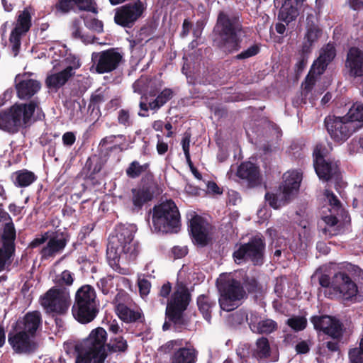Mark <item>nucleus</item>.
<instances>
[{"mask_svg":"<svg viewBox=\"0 0 363 363\" xmlns=\"http://www.w3.org/2000/svg\"><path fill=\"white\" fill-rule=\"evenodd\" d=\"M242 26L238 16L220 11L213 27V45L225 55H233L242 48Z\"/></svg>","mask_w":363,"mask_h":363,"instance_id":"obj_1","label":"nucleus"},{"mask_svg":"<svg viewBox=\"0 0 363 363\" xmlns=\"http://www.w3.org/2000/svg\"><path fill=\"white\" fill-rule=\"evenodd\" d=\"M115 231V235L108 237L106 250L108 263L113 268L118 265L122 256L124 255L127 259L134 260L139 252L138 243L134 241L133 227L121 225Z\"/></svg>","mask_w":363,"mask_h":363,"instance_id":"obj_2","label":"nucleus"},{"mask_svg":"<svg viewBox=\"0 0 363 363\" xmlns=\"http://www.w3.org/2000/svg\"><path fill=\"white\" fill-rule=\"evenodd\" d=\"M191 301V294L186 286L180 283L172 294L166 307V318L168 321L163 324V330H169L171 325L176 331L180 332L188 325L184 317V311Z\"/></svg>","mask_w":363,"mask_h":363,"instance_id":"obj_3","label":"nucleus"},{"mask_svg":"<svg viewBox=\"0 0 363 363\" xmlns=\"http://www.w3.org/2000/svg\"><path fill=\"white\" fill-rule=\"evenodd\" d=\"M38 102L31 100L26 104H15L0 111V130L10 134L17 133L21 128L30 123Z\"/></svg>","mask_w":363,"mask_h":363,"instance_id":"obj_4","label":"nucleus"},{"mask_svg":"<svg viewBox=\"0 0 363 363\" xmlns=\"http://www.w3.org/2000/svg\"><path fill=\"white\" fill-rule=\"evenodd\" d=\"M72 313L74 319L81 324H88L96 318L99 313V303L93 286L85 284L77 290Z\"/></svg>","mask_w":363,"mask_h":363,"instance_id":"obj_5","label":"nucleus"},{"mask_svg":"<svg viewBox=\"0 0 363 363\" xmlns=\"http://www.w3.org/2000/svg\"><path fill=\"white\" fill-rule=\"evenodd\" d=\"M152 219L154 229L157 232L177 233L181 226L178 207L171 199L153 207Z\"/></svg>","mask_w":363,"mask_h":363,"instance_id":"obj_6","label":"nucleus"},{"mask_svg":"<svg viewBox=\"0 0 363 363\" xmlns=\"http://www.w3.org/2000/svg\"><path fill=\"white\" fill-rule=\"evenodd\" d=\"M216 283L220 293L218 303L220 308L225 311L234 310L237 307L236 302L247 297L240 281L230 275H220Z\"/></svg>","mask_w":363,"mask_h":363,"instance_id":"obj_7","label":"nucleus"},{"mask_svg":"<svg viewBox=\"0 0 363 363\" xmlns=\"http://www.w3.org/2000/svg\"><path fill=\"white\" fill-rule=\"evenodd\" d=\"M108 335L105 329L98 327L91 331L83 340L86 349L85 356L79 357L76 363H104L107 357L106 342Z\"/></svg>","mask_w":363,"mask_h":363,"instance_id":"obj_8","label":"nucleus"},{"mask_svg":"<svg viewBox=\"0 0 363 363\" xmlns=\"http://www.w3.org/2000/svg\"><path fill=\"white\" fill-rule=\"evenodd\" d=\"M266 250L265 239L262 235H256L247 242L241 243L233 253V258L238 264L251 262L255 266H261L264 262Z\"/></svg>","mask_w":363,"mask_h":363,"instance_id":"obj_9","label":"nucleus"},{"mask_svg":"<svg viewBox=\"0 0 363 363\" xmlns=\"http://www.w3.org/2000/svg\"><path fill=\"white\" fill-rule=\"evenodd\" d=\"M70 303V292L67 288L51 287L40 297L41 306L52 317L66 314Z\"/></svg>","mask_w":363,"mask_h":363,"instance_id":"obj_10","label":"nucleus"},{"mask_svg":"<svg viewBox=\"0 0 363 363\" xmlns=\"http://www.w3.org/2000/svg\"><path fill=\"white\" fill-rule=\"evenodd\" d=\"M358 294L356 282L345 272H337L332 277V286L326 291L330 299L352 301Z\"/></svg>","mask_w":363,"mask_h":363,"instance_id":"obj_11","label":"nucleus"},{"mask_svg":"<svg viewBox=\"0 0 363 363\" xmlns=\"http://www.w3.org/2000/svg\"><path fill=\"white\" fill-rule=\"evenodd\" d=\"M324 125L331 139L337 143H343L359 129L358 125L346 116L329 115L325 118Z\"/></svg>","mask_w":363,"mask_h":363,"instance_id":"obj_12","label":"nucleus"},{"mask_svg":"<svg viewBox=\"0 0 363 363\" xmlns=\"http://www.w3.org/2000/svg\"><path fill=\"white\" fill-rule=\"evenodd\" d=\"M284 182L280 186L282 198L279 200L276 194L270 192L265 194L264 198L269 205L274 209L281 206L282 201H289L298 191L302 180V174L298 171H289L283 176Z\"/></svg>","mask_w":363,"mask_h":363,"instance_id":"obj_13","label":"nucleus"},{"mask_svg":"<svg viewBox=\"0 0 363 363\" xmlns=\"http://www.w3.org/2000/svg\"><path fill=\"white\" fill-rule=\"evenodd\" d=\"M124 62V54L118 48H111L91 54L92 67L98 74L112 72Z\"/></svg>","mask_w":363,"mask_h":363,"instance_id":"obj_14","label":"nucleus"},{"mask_svg":"<svg viewBox=\"0 0 363 363\" xmlns=\"http://www.w3.org/2000/svg\"><path fill=\"white\" fill-rule=\"evenodd\" d=\"M146 9V0H133L115 9L114 22L123 28H131Z\"/></svg>","mask_w":363,"mask_h":363,"instance_id":"obj_15","label":"nucleus"},{"mask_svg":"<svg viewBox=\"0 0 363 363\" xmlns=\"http://www.w3.org/2000/svg\"><path fill=\"white\" fill-rule=\"evenodd\" d=\"M213 230L212 225L201 216L195 215L189 220V234L193 242L199 247H206L211 242Z\"/></svg>","mask_w":363,"mask_h":363,"instance_id":"obj_16","label":"nucleus"},{"mask_svg":"<svg viewBox=\"0 0 363 363\" xmlns=\"http://www.w3.org/2000/svg\"><path fill=\"white\" fill-rule=\"evenodd\" d=\"M69 238L70 235L66 230L50 231L47 244L40 251L41 259H48L61 253L69 241Z\"/></svg>","mask_w":363,"mask_h":363,"instance_id":"obj_17","label":"nucleus"},{"mask_svg":"<svg viewBox=\"0 0 363 363\" xmlns=\"http://www.w3.org/2000/svg\"><path fill=\"white\" fill-rule=\"evenodd\" d=\"M30 72L18 74L15 77V88L20 99L28 100L36 94L41 88V83L33 78Z\"/></svg>","mask_w":363,"mask_h":363,"instance_id":"obj_18","label":"nucleus"},{"mask_svg":"<svg viewBox=\"0 0 363 363\" xmlns=\"http://www.w3.org/2000/svg\"><path fill=\"white\" fill-rule=\"evenodd\" d=\"M57 12L67 14L70 12H91L97 14L99 12L95 0H58L54 6Z\"/></svg>","mask_w":363,"mask_h":363,"instance_id":"obj_19","label":"nucleus"},{"mask_svg":"<svg viewBox=\"0 0 363 363\" xmlns=\"http://www.w3.org/2000/svg\"><path fill=\"white\" fill-rule=\"evenodd\" d=\"M31 335L26 331L9 333L8 342L15 353L30 354L37 350L38 344L30 339Z\"/></svg>","mask_w":363,"mask_h":363,"instance_id":"obj_20","label":"nucleus"},{"mask_svg":"<svg viewBox=\"0 0 363 363\" xmlns=\"http://www.w3.org/2000/svg\"><path fill=\"white\" fill-rule=\"evenodd\" d=\"M346 74L350 78L363 77V50L357 47L349 48L345 62Z\"/></svg>","mask_w":363,"mask_h":363,"instance_id":"obj_21","label":"nucleus"},{"mask_svg":"<svg viewBox=\"0 0 363 363\" xmlns=\"http://www.w3.org/2000/svg\"><path fill=\"white\" fill-rule=\"evenodd\" d=\"M236 175L248 188L256 187L262 182L259 167L251 162H242L238 167Z\"/></svg>","mask_w":363,"mask_h":363,"instance_id":"obj_22","label":"nucleus"},{"mask_svg":"<svg viewBox=\"0 0 363 363\" xmlns=\"http://www.w3.org/2000/svg\"><path fill=\"white\" fill-rule=\"evenodd\" d=\"M155 186V182H147L131 189L133 211L138 212L145 203L153 199Z\"/></svg>","mask_w":363,"mask_h":363,"instance_id":"obj_23","label":"nucleus"},{"mask_svg":"<svg viewBox=\"0 0 363 363\" xmlns=\"http://www.w3.org/2000/svg\"><path fill=\"white\" fill-rule=\"evenodd\" d=\"M336 56V49L333 43H328L320 50L318 57L313 62L310 72L320 75Z\"/></svg>","mask_w":363,"mask_h":363,"instance_id":"obj_24","label":"nucleus"},{"mask_svg":"<svg viewBox=\"0 0 363 363\" xmlns=\"http://www.w3.org/2000/svg\"><path fill=\"white\" fill-rule=\"evenodd\" d=\"M42 315L40 311H33L28 312L22 320H19L16 323V327L21 331H26L30 334L31 337H34L35 333L41 325Z\"/></svg>","mask_w":363,"mask_h":363,"instance_id":"obj_25","label":"nucleus"},{"mask_svg":"<svg viewBox=\"0 0 363 363\" xmlns=\"http://www.w3.org/2000/svg\"><path fill=\"white\" fill-rule=\"evenodd\" d=\"M125 174L128 178L136 179L145 174L142 178V184L155 182L154 174L150 169V163L140 164L137 160L131 162L125 169Z\"/></svg>","mask_w":363,"mask_h":363,"instance_id":"obj_26","label":"nucleus"},{"mask_svg":"<svg viewBox=\"0 0 363 363\" xmlns=\"http://www.w3.org/2000/svg\"><path fill=\"white\" fill-rule=\"evenodd\" d=\"M250 330L257 334H270L277 330V323L272 319L259 320L255 313H251L248 323Z\"/></svg>","mask_w":363,"mask_h":363,"instance_id":"obj_27","label":"nucleus"},{"mask_svg":"<svg viewBox=\"0 0 363 363\" xmlns=\"http://www.w3.org/2000/svg\"><path fill=\"white\" fill-rule=\"evenodd\" d=\"M16 230L13 221L6 223L0 233L1 248L15 253Z\"/></svg>","mask_w":363,"mask_h":363,"instance_id":"obj_28","label":"nucleus"},{"mask_svg":"<svg viewBox=\"0 0 363 363\" xmlns=\"http://www.w3.org/2000/svg\"><path fill=\"white\" fill-rule=\"evenodd\" d=\"M199 352L192 345L182 346L170 357V363H196Z\"/></svg>","mask_w":363,"mask_h":363,"instance_id":"obj_29","label":"nucleus"},{"mask_svg":"<svg viewBox=\"0 0 363 363\" xmlns=\"http://www.w3.org/2000/svg\"><path fill=\"white\" fill-rule=\"evenodd\" d=\"M294 0H284L278 13V20L289 25L296 20L299 14L298 6Z\"/></svg>","mask_w":363,"mask_h":363,"instance_id":"obj_30","label":"nucleus"},{"mask_svg":"<svg viewBox=\"0 0 363 363\" xmlns=\"http://www.w3.org/2000/svg\"><path fill=\"white\" fill-rule=\"evenodd\" d=\"M198 310L203 318L211 323L213 310L216 307V301L209 294H201L196 298Z\"/></svg>","mask_w":363,"mask_h":363,"instance_id":"obj_31","label":"nucleus"},{"mask_svg":"<svg viewBox=\"0 0 363 363\" xmlns=\"http://www.w3.org/2000/svg\"><path fill=\"white\" fill-rule=\"evenodd\" d=\"M128 347L127 340L121 335H110L108 340L107 339V355L125 353Z\"/></svg>","mask_w":363,"mask_h":363,"instance_id":"obj_32","label":"nucleus"},{"mask_svg":"<svg viewBox=\"0 0 363 363\" xmlns=\"http://www.w3.org/2000/svg\"><path fill=\"white\" fill-rule=\"evenodd\" d=\"M323 35V30L318 25H312V27H306L301 48L304 52H311L314 45L318 41Z\"/></svg>","mask_w":363,"mask_h":363,"instance_id":"obj_33","label":"nucleus"},{"mask_svg":"<svg viewBox=\"0 0 363 363\" xmlns=\"http://www.w3.org/2000/svg\"><path fill=\"white\" fill-rule=\"evenodd\" d=\"M104 167L101 158L94 154L88 157L83 167V172L86 179L94 181Z\"/></svg>","mask_w":363,"mask_h":363,"instance_id":"obj_34","label":"nucleus"},{"mask_svg":"<svg viewBox=\"0 0 363 363\" xmlns=\"http://www.w3.org/2000/svg\"><path fill=\"white\" fill-rule=\"evenodd\" d=\"M318 177L324 181H329L337 172L338 165L331 160H324L314 164Z\"/></svg>","mask_w":363,"mask_h":363,"instance_id":"obj_35","label":"nucleus"},{"mask_svg":"<svg viewBox=\"0 0 363 363\" xmlns=\"http://www.w3.org/2000/svg\"><path fill=\"white\" fill-rule=\"evenodd\" d=\"M11 179L15 185L18 188H24L30 186L38 179L34 172L26 169L16 171L12 173Z\"/></svg>","mask_w":363,"mask_h":363,"instance_id":"obj_36","label":"nucleus"},{"mask_svg":"<svg viewBox=\"0 0 363 363\" xmlns=\"http://www.w3.org/2000/svg\"><path fill=\"white\" fill-rule=\"evenodd\" d=\"M116 310L119 318L125 323H135L138 320L143 323L145 320L141 312L132 310L124 303H118Z\"/></svg>","mask_w":363,"mask_h":363,"instance_id":"obj_37","label":"nucleus"},{"mask_svg":"<svg viewBox=\"0 0 363 363\" xmlns=\"http://www.w3.org/2000/svg\"><path fill=\"white\" fill-rule=\"evenodd\" d=\"M72 76L68 70L62 69L57 73L48 75L45 79V84L49 89H59L63 86Z\"/></svg>","mask_w":363,"mask_h":363,"instance_id":"obj_38","label":"nucleus"},{"mask_svg":"<svg viewBox=\"0 0 363 363\" xmlns=\"http://www.w3.org/2000/svg\"><path fill=\"white\" fill-rule=\"evenodd\" d=\"M344 332L343 323L337 318L331 316L323 333L334 340H341L343 337Z\"/></svg>","mask_w":363,"mask_h":363,"instance_id":"obj_39","label":"nucleus"},{"mask_svg":"<svg viewBox=\"0 0 363 363\" xmlns=\"http://www.w3.org/2000/svg\"><path fill=\"white\" fill-rule=\"evenodd\" d=\"M175 95L172 89L164 88L157 97L150 101V110L157 112L168 101H169Z\"/></svg>","mask_w":363,"mask_h":363,"instance_id":"obj_40","label":"nucleus"},{"mask_svg":"<svg viewBox=\"0 0 363 363\" xmlns=\"http://www.w3.org/2000/svg\"><path fill=\"white\" fill-rule=\"evenodd\" d=\"M270 346L267 337L258 338L256 342V347L252 351V357L259 362L267 359L270 356Z\"/></svg>","mask_w":363,"mask_h":363,"instance_id":"obj_41","label":"nucleus"},{"mask_svg":"<svg viewBox=\"0 0 363 363\" xmlns=\"http://www.w3.org/2000/svg\"><path fill=\"white\" fill-rule=\"evenodd\" d=\"M31 26L32 16L29 10L26 8L19 12L13 29L26 34L30 30Z\"/></svg>","mask_w":363,"mask_h":363,"instance_id":"obj_42","label":"nucleus"},{"mask_svg":"<svg viewBox=\"0 0 363 363\" xmlns=\"http://www.w3.org/2000/svg\"><path fill=\"white\" fill-rule=\"evenodd\" d=\"M63 348L69 357L77 355L76 359L79 357H84L85 356L86 349L83 340L81 342L67 340L64 342Z\"/></svg>","mask_w":363,"mask_h":363,"instance_id":"obj_43","label":"nucleus"},{"mask_svg":"<svg viewBox=\"0 0 363 363\" xmlns=\"http://www.w3.org/2000/svg\"><path fill=\"white\" fill-rule=\"evenodd\" d=\"M74 281V274L69 270L65 269L57 274L53 279L55 286L53 287L67 288L71 286Z\"/></svg>","mask_w":363,"mask_h":363,"instance_id":"obj_44","label":"nucleus"},{"mask_svg":"<svg viewBox=\"0 0 363 363\" xmlns=\"http://www.w3.org/2000/svg\"><path fill=\"white\" fill-rule=\"evenodd\" d=\"M345 116L354 123H361V125H358L359 128L363 127V104H354Z\"/></svg>","mask_w":363,"mask_h":363,"instance_id":"obj_45","label":"nucleus"},{"mask_svg":"<svg viewBox=\"0 0 363 363\" xmlns=\"http://www.w3.org/2000/svg\"><path fill=\"white\" fill-rule=\"evenodd\" d=\"M261 51V45L259 43H255L248 47L247 49H245L238 53L236 55L233 57L235 60L238 61H244L252 57L257 55Z\"/></svg>","mask_w":363,"mask_h":363,"instance_id":"obj_46","label":"nucleus"},{"mask_svg":"<svg viewBox=\"0 0 363 363\" xmlns=\"http://www.w3.org/2000/svg\"><path fill=\"white\" fill-rule=\"evenodd\" d=\"M330 317L331 316L328 315H315L311 317L310 321L316 331L324 333L325 328L328 325Z\"/></svg>","mask_w":363,"mask_h":363,"instance_id":"obj_47","label":"nucleus"},{"mask_svg":"<svg viewBox=\"0 0 363 363\" xmlns=\"http://www.w3.org/2000/svg\"><path fill=\"white\" fill-rule=\"evenodd\" d=\"M350 363H363V335L359 340V347L350 349Z\"/></svg>","mask_w":363,"mask_h":363,"instance_id":"obj_48","label":"nucleus"},{"mask_svg":"<svg viewBox=\"0 0 363 363\" xmlns=\"http://www.w3.org/2000/svg\"><path fill=\"white\" fill-rule=\"evenodd\" d=\"M286 324L294 331L298 332L306 328L308 322L304 316H294L287 320Z\"/></svg>","mask_w":363,"mask_h":363,"instance_id":"obj_49","label":"nucleus"},{"mask_svg":"<svg viewBox=\"0 0 363 363\" xmlns=\"http://www.w3.org/2000/svg\"><path fill=\"white\" fill-rule=\"evenodd\" d=\"M15 253L0 247V272L11 267Z\"/></svg>","mask_w":363,"mask_h":363,"instance_id":"obj_50","label":"nucleus"},{"mask_svg":"<svg viewBox=\"0 0 363 363\" xmlns=\"http://www.w3.org/2000/svg\"><path fill=\"white\" fill-rule=\"evenodd\" d=\"M243 283L242 284L247 290L248 293H257L261 291L262 286L258 282L255 277H249L245 275L242 279Z\"/></svg>","mask_w":363,"mask_h":363,"instance_id":"obj_51","label":"nucleus"},{"mask_svg":"<svg viewBox=\"0 0 363 363\" xmlns=\"http://www.w3.org/2000/svg\"><path fill=\"white\" fill-rule=\"evenodd\" d=\"M64 62L66 65V67L64 69L68 70L72 77L74 76L76 69H79L82 65L79 58L71 54L66 57Z\"/></svg>","mask_w":363,"mask_h":363,"instance_id":"obj_52","label":"nucleus"},{"mask_svg":"<svg viewBox=\"0 0 363 363\" xmlns=\"http://www.w3.org/2000/svg\"><path fill=\"white\" fill-rule=\"evenodd\" d=\"M311 53V52H304L303 49L301 48L298 52L299 57L298 61L294 66V72L296 76H299L306 68Z\"/></svg>","mask_w":363,"mask_h":363,"instance_id":"obj_53","label":"nucleus"},{"mask_svg":"<svg viewBox=\"0 0 363 363\" xmlns=\"http://www.w3.org/2000/svg\"><path fill=\"white\" fill-rule=\"evenodd\" d=\"M183 346L182 339L172 340L167 342L160 347V351L164 354H169L174 352L176 350Z\"/></svg>","mask_w":363,"mask_h":363,"instance_id":"obj_54","label":"nucleus"},{"mask_svg":"<svg viewBox=\"0 0 363 363\" xmlns=\"http://www.w3.org/2000/svg\"><path fill=\"white\" fill-rule=\"evenodd\" d=\"M117 121L118 123L124 128L130 127L133 124V121L128 109L122 108L119 110L118 112Z\"/></svg>","mask_w":363,"mask_h":363,"instance_id":"obj_55","label":"nucleus"},{"mask_svg":"<svg viewBox=\"0 0 363 363\" xmlns=\"http://www.w3.org/2000/svg\"><path fill=\"white\" fill-rule=\"evenodd\" d=\"M325 222L329 226V228H324V233L325 235L328 234L330 237L336 235L337 234V230L331 228L337 224L338 219L334 216H328L325 217Z\"/></svg>","mask_w":363,"mask_h":363,"instance_id":"obj_56","label":"nucleus"},{"mask_svg":"<svg viewBox=\"0 0 363 363\" xmlns=\"http://www.w3.org/2000/svg\"><path fill=\"white\" fill-rule=\"evenodd\" d=\"M85 26L89 30H92L98 33L104 31V23L101 21L93 18L84 20Z\"/></svg>","mask_w":363,"mask_h":363,"instance_id":"obj_57","label":"nucleus"},{"mask_svg":"<svg viewBox=\"0 0 363 363\" xmlns=\"http://www.w3.org/2000/svg\"><path fill=\"white\" fill-rule=\"evenodd\" d=\"M327 150L325 147L322 144H318L316 145L313 156V164L320 162L325 159V154Z\"/></svg>","mask_w":363,"mask_h":363,"instance_id":"obj_58","label":"nucleus"},{"mask_svg":"<svg viewBox=\"0 0 363 363\" xmlns=\"http://www.w3.org/2000/svg\"><path fill=\"white\" fill-rule=\"evenodd\" d=\"M105 101L104 96L102 94H92L91 96L90 102L88 106L89 109L92 108L91 112L96 109L99 112V104Z\"/></svg>","mask_w":363,"mask_h":363,"instance_id":"obj_59","label":"nucleus"},{"mask_svg":"<svg viewBox=\"0 0 363 363\" xmlns=\"http://www.w3.org/2000/svg\"><path fill=\"white\" fill-rule=\"evenodd\" d=\"M97 286L104 294H108L112 286V279L110 277H104L97 282Z\"/></svg>","mask_w":363,"mask_h":363,"instance_id":"obj_60","label":"nucleus"},{"mask_svg":"<svg viewBox=\"0 0 363 363\" xmlns=\"http://www.w3.org/2000/svg\"><path fill=\"white\" fill-rule=\"evenodd\" d=\"M139 292L141 296H146L149 294L151 288V283L147 279L143 278L138 279Z\"/></svg>","mask_w":363,"mask_h":363,"instance_id":"obj_61","label":"nucleus"},{"mask_svg":"<svg viewBox=\"0 0 363 363\" xmlns=\"http://www.w3.org/2000/svg\"><path fill=\"white\" fill-rule=\"evenodd\" d=\"M311 345V341L308 340H302L298 342L295 346V350L298 354H305L309 352L310 347Z\"/></svg>","mask_w":363,"mask_h":363,"instance_id":"obj_62","label":"nucleus"},{"mask_svg":"<svg viewBox=\"0 0 363 363\" xmlns=\"http://www.w3.org/2000/svg\"><path fill=\"white\" fill-rule=\"evenodd\" d=\"M62 143L65 147L72 146L76 141V135L74 133L68 131L65 133L62 137Z\"/></svg>","mask_w":363,"mask_h":363,"instance_id":"obj_63","label":"nucleus"},{"mask_svg":"<svg viewBox=\"0 0 363 363\" xmlns=\"http://www.w3.org/2000/svg\"><path fill=\"white\" fill-rule=\"evenodd\" d=\"M50 231L45 232L44 234L41 235L39 238H35L29 244V247L33 249L39 247L40 245L44 244L49 238Z\"/></svg>","mask_w":363,"mask_h":363,"instance_id":"obj_64","label":"nucleus"}]
</instances>
